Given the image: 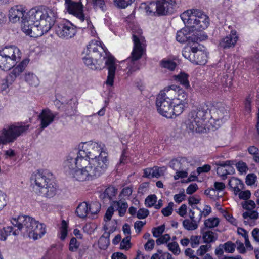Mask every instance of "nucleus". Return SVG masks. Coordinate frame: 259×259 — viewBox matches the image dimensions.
<instances>
[{"label":"nucleus","mask_w":259,"mask_h":259,"mask_svg":"<svg viewBox=\"0 0 259 259\" xmlns=\"http://www.w3.org/2000/svg\"><path fill=\"white\" fill-rule=\"evenodd\" d=\"M131 236H127L123 239L120 243V248L121 249L128 250L130 248Z\"/></svg>","instance_id":"55"},{"label":"nucleus","mask_w":259,"mask_h":259,"mask_svg":"<svg viewBox=\"0 0 259 259\" xmlns=\"http://www.w3.org/2000/svg\"><path fill=\"white\" fill-rule=\"evenodd\" d=\"M157 201V197L155 195L148 196L145 200V204L147 207H151L155 204Z\"/></svg>","instance_id":"51"},{"label":"nucleus","mask_w":259,"mask_h":259,"mask_svg":"<svg viewBox=\"0 0 259 259\" xmlns=\"http://www.w3.org/2000/svg\"><path fill=\"white\" fill-rule=\"evenodd\" d=\"M87 0V4L91 3L95 9L100 8L102 11L106 10L105 0Z\"/></svg>","instance_id":"42"},{"label":"nucleus","mask_w":259,"mask_h":259,"mask_svg":"<svg viewBox=\"0 0 259 259\" xmlns=\"http://www.w3.org/2000/svg\"><path fill=\"white\" fill-rule=\"evenodd\" d=\"M192 208L194 209H196L197 210H198L199 211V214H198V218H197L198 221H200V220L202 218V215H203L205 217H206L208 216L210 213V212L211 211V208L208 205H206L203 211H201V209L200 208H199L196 206H192Z\"/></svg>","instance_id":"40"},{"label":"nucleus","mask_w":259,"mask_h":259,"mask_svg":"<svg viewBox=\"0 0 259 259\" xmlns=\"http://www.w3.org/2000/svg\"><path fill=\"white\" fill-rule=\"evenodd\" d=\"M18 62L13 59L8 58L0 54V68L4 71H8L15 66Z\"/></svg>","instance_id":"26"},{"label":"nucleus","mask_w":259,"mask_h":259,"mask_svg":"<svg viewBox=\"0 0 259 259\" xmlns=\"http://www.w3.org/2000/svg\"><path fill=\"white\" fill-rule=\"evenodd\" d=\"M219 223V220L217 218H210L204 222L205 228H212L217 226Z\"/></svg>","instance_id":"45"},{"label":"nucleus","mask_w":259,"mask_h":259,"mask_svg":"<svg viewBox=\"0 0 259 259\" xmlns=\"http://www.w3.org/2000/svg\"><path fill=\"white\" fill-rule=\"evenodd\" d=\"M173 202H171L168 203V205L167 207L162 209L161 212L163 214V215L167 217L170 215L172 213L173 211Z\"/></svg>","instance_id":"58"},{"label":"nucleus","mask_w":259,"mask_h":259,"mask_svg":"<svg viewBox=\"0 0 259 259\" xmlns=\"http://www.w3.org/2000/svg\"><path fill=\"white\" fill-rule=\"evenodd\" d=\"M25 81L32 87H37L39 84V79L37 77L30 72L26 73L25 76Z\"/></svg>","instance_id":"37"},{"label":"nucleus","mask_w":259,"mask_h":259,"mask_svg":"<svg viewBox=\"0 0 259 259\" xmlns=\"http://www.w3.org/2000/svg\"><path fill=\"white\" fill-rule=\"evenodd\" d=\"M76 213L80 218H85L89 214L88 203L85 202L80 203L76 208Z\"/></svg>","instance_id":"33"},{"label":"nucleus","mask_w":259,"mask_h":259,"mask_svg":"<svg viewBox=\"0 0 259 259\" xmlns=\"http://www.w3.org/2000/svg\"><path fill=\"white\" fill-rule=\"evenodd\" d=\"M173 102L158 95L156 105L158 113L167 118H171V107Z\"/></svg>","instance_id":"18"},{"label":"nucleus","mask_w":259,"mask_h":259,"mask_svg":"<svg viewBox=\"0 0 259 259\" xmlns=\"http://www.w3.org/2000/svg\"><path fill=\"white\" fill-rule=\"evenodd\" d=\"M168 249L171 251L174 254H179L180 252V249L179 245L176 242L169 243L167 244Z\"/></svg>","instance_id":"50"},{"label":"nucleus","mask_w":259,"mask_h":259,"mask_svg":"<svg viewBox=\"0 0 259 259\" xmlns=\"http://www.w3.org/2000/svg\"><path fill=\"white\" fill-rule=\"evenodd\" d=\"M208 105L203 104L192 110L188 114L185 124L192 132L202 133L205 130V122L209 112Z\"/></svg>","instance_id":"6"},{"label":"nucleus","mask_w":259,"mask_h":259,"mask_svg":"<svg viewBox=\"0 0 259 259\" xmlns=\"http://www.w3.org/2000/svg\"><path fill=\"white\" fill-rule=\"evenodd\" d=\"M88 163V160L80 156L78 151L76 154L72 153L67 156L64 163V166L66 171L70 170L72 174L77 168H79L80 166H84Z\"/></svg>","instance_id":"12"},{"label":"nucleus","mask_w":259,"mask_h":259,"mask_svg":"<svg viewBox=\"0 0 259 259\" xmlns=\"http://www.w3.org/2000/svg\"><path fill=\"white\" fill-rule=\"evenodd\" d=\"M181 18L187 27L177 32V40L181 43L198 42L200 38L192 34V31H200L207 28L209 24V17L201 11L193 9L183 12Z\"/></svg>","instance_id":"2"},{"label":"nucleus","mask_w":259,"mask_h":259,"mask_svg":"<svg viewBox=\"0 0 259 259\" xmlns=\"http://www.w3.org/2000/svg\"><path fill=\"white\" fill-rule=\"evenodd\" d=\"M165 230V226L164 225L159 226L152 229V234L154 237H158L160 236Z\"/></svg>","instance_id":"56"},{"label":"nucleus","mask_w":259,"mask_h":259,"mask_svg":"<svg viewBox=\"0 0 259 259\" xmlns=\"http://www.w3.org/2000/svg\"><path fill=\"white\" fill-rule=\"evenodd\" d=\"M29 60L25 59L21 61L17 66L15 67L12 71L2 80L1 88L2 91H6L9 85L15 81L16 77L22 72L27 66Z\"/></svg>","instance_id":"11"},{"label":"nucleus","mask_w":259,"mask_h":259,"mask_svg":"<svg viewBox=\"0 0 259 259\" xmlns=\"http://www.w3.org/2000/svg\"><path fill=\"white\" fill-rule=\"evenodd\" d=\"M256 176L254 174H249L246 177L245 182L247 185H252L256 180Z\"/></svg>","instance_id":"57"},{"label":"nucleus","mask_w":259,"mask_h":259,"mask_svg":"<svg viewBox=\"0 0 259 259\" xmlns=\"http://www.w3.org/2000/svg\"><path fill=\"white\" fill-rule=\"evenodd\" d=\"M79 155L83 159L92 160L98 155L104 152L101 144L95 142L83 143L81 146H79Z\"/></svg>","instance_id":"8"},{"label":"nucleus","mask_w":259,"mask_h":259,"mask_svg":"<svg viewBox=\"0 0 259 259\" xmlns=\"http://www.w3.org/2000/svg\"><path fill=\"white\" fill-rule=\"evenodd\" d=\"M51 184V185L49 184L46 185V186L39 189L37 193L47 198L53 197L56 194L57 187L54 180L52 181Z\"/></svg>","instance_id":"24"},{"label":"nucleus","mask_w":259,"mask_h":259,"mask_svg":"<svg viewBox=\"0 0 259 259\" xmlns=\"http://www.w3.org/2000/svg\"><path fill=\"white\" fill-rule=\"evenodd\" d=\"M209 111L211 119L214 121V123L218 126H220L229 117V108L222 103H216L212 105Z\"/></svg>","instance_id":"9"},{"label":"nucleus","mask_w":259,"mask_h":259,"mask_svg":"<svg viewBox=\"0 0 259 259\" xmlns=\"http://www.w3.org/2000/svg\"><path fill=\"white\" fill-rule=\"evenodd\" d=\"M115 203L118 207L119 214L120 216H123L126 212L128 207V204L126 202H115Z\"/></svg>","instance_id":"46"},{"label":"nucleus","mask_w":259,"mask_h":259,"mask_svg":"<svg viewBox=\"0 0 259 259\" xmlns=\"http://www.w3.org/2000/svg\"><path fill=\"white\" fill-rule=\"evenodd\" d=\"M0 54L19 62L21 59V53L15 46L6 47L0 51Z\"/></svg>","instance_id":"21"},{"label":"nucleus","mask_w":259,"mask_h":259,"mask_svg":"<svg viewBox=\"0 0 259 259\" xmlns=\"http://www.w3.org/2000/svg\"><path fill=\"white\" fill-rule=\"evenodd\" d=\"M188 75L184 72H181L177 75L174 76L175 80L178 81L184 86L185 88H188L189 87V82L188 81Z\"/></svg>","instance_id":"36"},{"label":"nucleus","mask_w":259,"mask_h":259,"mask_svg":"<svg viewBox=\"0 0 259 259\" xmlns=\"http://www.w3.org/2000/svg\"><path fill=\"white\" fill-rule=\"evenodd\" d=\"M29 19L22 26L23 31L32 37L48 32L57 18V9L46 6L35 7L28 11Z\"/></svg>","instance_id":"1"},{"label":"nucleus","mask_w":259,"mask_h":259,"mask_svg":"<svg viewBox=\"0 0 259 259\" xmlns=\"http://www.w3.org/2000/svg\"><path fill=\"white\" fill-rule=\"evenodd\" d=\"M152 178H159L161 176L163 175L166 168L164 167H153L152 168Z\"/></svg>","instance_id":"48"},{"label":"nucleus","mask_w":259,"mask_h":259,"mask_svg":"<svg viewBox=\"0 0 259 259\" xmlns=\"http://www.w3.org/2000/svg\"><path fill=\"white\" fill-rule=\"evenodd\" d=\"M237 169L240 172H246L248 170V167L246 164L243 161H239L236 164Z\"/></svg>","instance_id":"60"},{"label":"nucleus","mask_w":259,"mask_h":259,"mask_svg":"<svg viewBox=\"0 0 259 259\" xmlns=\"http://www.w3.org/2000/svg\"><path fill=\"white\" fill-rule=\"evenodd\" d=\"M132 33L134 48L131 57L126 60V70L128 74H132L140 69V64L138 60L141 58L145 46L144 37L142 35V31L141 29L136 27L133 29Z\"/></svg>","instance_id":"5"},{"label":"nucleus","mask_w":259,"mask_h":259,"mask_svg":"<svg viewBox=\"0 0 259 259\" xmlns=\"http://www.w3.org/2000/svg\"><path fill=\"white\" fill-rule=\"evenodd\" d=\"M149 214V211L147 209L140 208L137 212V217L139 219L146 218Z\"/></svg>","instance_id":"63"},{"label":"nucleus","mask_w":259,"mask_h":259,"mask_svg":"<svg viewBox=\"0 0 259 259\" xmlns=\"http://www.w3.org/2000/svg\"><path fill=\"white\" fill-rule=\"evenodd\" d=\"M60 238L61 240H64L67 235V224L65 220H62L61 222V226L60 228Z\"/></svg>","instance_id":"47"},{"label":"nucleus","mask_w":259,"mask_h":259,"mask_svg":"<svg viewBox=\"0 0 259 259\" xmlns=\"http://www.w3.org/2000/svg\"><path fill=\"white\" fill-rule=\"evenodd\" d=\"M160 65L162 67L170 71L175 70L177 66L176 63L170 60H162L160 62Z\"/></svg>","instance_id":"43"},{"label":"nucleus","mask_w":259,"mask_h":259,"mask_svg":"<svg viewBox=\"0 0 259 259\" xmlns=\"http://www.w3.org/2000/svg\"><path fill=\"white\" fill-rule=\"evenodd\" d=\"M133 0H114L115 4L119 8H125L130 5Z\"/></svg>","instance_id":"54"},{"label":"nucleus","mask_w":259,"mask_h":259,"mask_svg":"<svg viewBox=\"0 0 259 259\" xmlns=\"http://www.w3.org/2000/svg\"><path fill=\"white\" fill-rule=\"evenodd\" d=\"M66 8L70 13L76 16L81 22L85 21L87 26L92 25L91 21L88 17L85 18L82 12V7L78 3L74 2L71 0H65Z\"/></svg>","instance_id":"15"},{"label":"nucleus","mask_w":259,"mask_h":259,"mask_svg":"<svg viewBox=\"0 0 259 259\" xmlns=\"http://www.w3.org/2000/svg\"><path fill=\"white\" fill-rule=\"evenodd\" d=\"M178 87L171 85L167 87L163 90L160 91L158 95L162 96L166 100H169L172 102L176 101Z\"/></svg>","instance_id":"23"},{"label":"nucleus","mask_w":259,"mask_h":259,"mask_svg":"<svg viewBox=\"0 0 259 259\" xmlns=\"http://www.w3.org/2000/svg\"><path fill=\"white\" fill-rule=\"evenodd\" d=\"M211 247V245L210 244H206V245H201L200 248L197 250V254L198 255H204Z\"/></svg>","instance_id":"64"},{"label":"nucleus","mask_w":259,"mask_h":259,"mask_svg":"<svg viewBox=\"0 0 259 259\" xmlns=\"http://www.w3.org/2000/svg\"><path fill=\"white\" fill-rule=\"evenodd\" d=\"M78 102L76 99L70 100L64 106V111L67 116H72L77 113Z\"/></svg>","instance_id":"25"},{"label":"nucleus","mask_w":259,"mask_h":259,"mask_svg":"<svg viewBox=\"0 0 259 259\" xmlns=\"http://www.w3.org/2000/svg\"><path fill=\"white\" fill-rule=\"evenodd\" d=\"M224 249L228 253H233L235 251V244L231 241H227L223 244Z\"/></svg>","instance_id":"53"},{"label":"nucleus","mask_w":259,"mask_h":259,"mask_svg":"<svg viewBox=\"0 0 259 259\" xmlns=\"http://www.w3.org/2000/svg\"><path fill=\"white\" fill-rule=\"evenodd\" d=\"M89 213L91 214H97L101 209V205L98 202H92L88 204Z\"/></svg>","instance_id":"44"},{"label":"nucleus","mask_w":259,"mask_h":259,"mask_svg":"<svg viewBox=\"0 0 259 259\" xmlns=\"http://www.w3.org/2000/svg\"><path fill=\"white\" fill-rule=\"evenodd\" d=\"M230 162L231 161L227 160L226 161H218L215 163V164L218 166L217 168V172L222 178L223 180L227 178L226 166L230 164Z\"/></svg>","instance_id":"29"},{"label":"nucleus","mask_w":259,"mask_h":259,"mask_svg":"<svg viewBox=\"0 0 259 259\" xmlns=\"http://www.w3.org/2000/svg\"><path fill=\"white\" fill-rule=\"evenodd\" d=\"M11 223L12 225L17 227L18 229L13 230L11 226L4 227L0 229V240L5 241L7 236L11 233L14 236L18 235L21 232L23 236L37 240L42 237L46 233L45 225L40 224L34 219L27 215H19L17 218H13Z\"/></svg>","instance_id":"3"},{"label":"nucleus","mask_w":259,"mask_h":259,"mask_svg":"<svg viewBox=\"0 0 259 259\" xmlns=\"http://www.w3.org/2000/svg\"><path fill=\"white\" fill-rule=\"evenodd\" d=\"M53 180V175L47 170L38 171L32 175L31 177V182H34L35 185L36 192L46 185H51Z\"/></svg>","instance_id":"13"},{"label":"nucleus","mask_w":259,"mask_h":259,"mask_svg":"<svg viewBox=\"0 0 259 259\" xmlns=\"http://www.w3.org/2000/svg\"><path fill=\"white\" fill-rule=\"evenodd\" d=\"M201 233L204 243L209 244L214 242L218 238L217 234L211 231H205V228L201 230Z\"/></svg>","instance_id":"30"},{"label":"nucleus","mask_w":259,"mask_h":259,"mask_svg":"<svg viewBox=\"0 0 259 259\" xmlns=\"http://www.w3.org/2000/svg\"><path fill=\"white\" fill-rule=\"evenodd\" d=\"M201 236L198 235H192L190 238V243L192 248L197 247L200 244Z\"/></svg>","instance_id":"52"},{"label":"nucleus","mask_w":259,"mask_h":259,"mask_svg":"<svg viewBox=\"0 0 259 259\" xmlns=\"http://www.w3.org/2000/svg\"><path fill=\"white\" fill-rule=\"evenodd\" d=\"M170 239V236L168 234H165L159 237L156 240V243L158 245L166 243Z\"/></svg>","instance_id":"62"},{"label":"nucleus","mask_w":259,"mask_h":259,"mask_svg":"<svg viewBox=\"0 0 259 259\" xmlns=\"http://www.w3.org/2000/svg\"><path fill=\"white\" fill-rule=\"evenodd\" d=\"M176 5L175 0H157V15L164 16L171 14Z\"/></svg>","instance_id":"19"},{"label":"nucleus","mask_w":259,"mask_h":259,"mask_svg":"<svg viewBox=\"0 0 259 259\" xmlns=\"http://www.w3.org/2000/svg\"><path fill=\"white\" fill-rule=\"evenodd\" d=\"M29 126V124L23 122L5 125L0 131V145L13 143L19 137L26 133Z\"/></svg>","instance_id":"7"},{"label":"nucleus","mask_w":259,"mask_h":259,"mask_svg":"<svg viewBox=\"0 0 259 259\" xmlns=\"http://www.w3.org/2000/svg\"><path fill=\"white\" fill-rule=\"evenodd\" d=\"M142 5L144 6V9L147 15L157 16V11L158 7H157V2H151L147 5H146V3L142 4Z\"/></svg>","instance_id":"34"},{"label":"nucleus","mask_w":259,"mask_h":259,"mask_svg":"<svg viewBox=\"0 0 259 259\" xmlns=\"http://www.w3.org/2000/svg\"><path fill=\"white\" fill-rule=\"evenodd\" d=\"M195 53V59L192 60V63L198 65H204L207 62V56L205 52L199 50L196 47Z\"/></svg>","instance_id":"28"},{"label":"nucleus","mask_w":259,"mask_h":259,"mask_svg":"<svg viewBox=\"0 0 259 259\" xmlns=\"http://www.w3.org/2000/svg\"><path fill=\"white\" fill-rule=\"evenodd\" d=\"M172 104L174 105H172L171 107L172 113H171L170 118H172L174 116L180 115L184 111L185 104L175 101L173 102Z\"/></svg>","instance_id":"32"},{"label":"nucleus","mask_w":259,"mask_h":259,"mask_svg":"<svg viewBox=\"0 0 259 259\" xmlns=\"http://www.w3.org/2000/svg\"><path fill=\"white\" fill-rule=\"evenodd\" d=\"M151 259H172L171 255L168 252H163L161 250H158L157 253L153 254Z\"/></svg>","instance_id":"41"},{"label":"nucleus","mask_w":259,"mask_h":259,"mask_svg":"<svg viewBox=\"0 0 259 259\" xmlns=\"http://www.w3.org/2000/svg\"><path fill=\"white\" fill-rule=\"evenodd\" d=\"M108 164V153L105 151L100 153L94 159L88 160L87 164L92 166L98 177L105 171Z\"/></svg>","instance_id":"10"},{"label":"nucleus","mask_w":259,"mask_h":259,"mask_svg":"<svg viewBox=\"0 0 259 259\" xmlns=\"http://www.w3.org/2000/svg\"><path fill=\"white\" fill-rule=\"evenodd\" d=\"M110 233L105 232L99 239L98 245L101 249L105 250L110 244Z\"/></svg>","instance_id":"31"},{"label":"nucleus","mask_w":259,"mask_h":259,"mask_svg":"<svg viewBox=\"0 0 259 259\" xmlns=\"http://www.w3.org/2000/svg\"><path fill=\"white\" fill-rule=\"evenodd\" d=\"M72 175L76 180L82 182L92 180L98 177L90 165L80 166L72 173Z\"/></svg>","instance_id":"16"},{"label":"nucleus","mask_w":259,"mask_h":259,"mask_svg":"<svg viewBox=\"0 0 259 259\" xmlns=\"http://www.w3.org/2000/svg\"><path fill=\"white\" fill-rule=\"evenodd\" d=\"M199 222L198 220L185 219L183 222V226L187 230H194L198 228V223Z\"/></svg>","instance_id":"38"},{"label":"nucleus","mask_w":259,"mask_h":259,"mask_svg":"<svg viewBox=\"0 0 259 259\" xmlns=\"http://www.w3.org/2000/svg\"><path fill=\"white\" fill-rule=\"evenodd\" d=\"M80 243L75 237H72L69 242V250L71 252L76 251L79 246Z\"/></svg>","instance_id":"49"},{"label":"nucleus","mask_w":259,"mask_h":259,"mask_svg":"<svg viewBox=\"0 0 259 259\" xmlns=\"http://www.w3.org/2000/svg\"><path fill=\"white\" fill-rule=\"evenodd\" d=\"M56 114H53L49 109H43L38 116L40 120V127L42 129L48 126L54 120Z\"/></svg>","instance_id":"20"},{"label":"nucleus","mask_w":259,"mask_h":259,"mask_svg":"<svg viewBox=\"0 0 259 259\" xmlns=\"http://www.w3.org/2000/svg\"><path fill=\"white\" fill-rule=\"evenodd\" d=\"M9 18L12 23L21 21L23 25L29 19L28 12H26L25 8L22 6H15L9 10Z\"/></svg>","instance_id":"14"},{"label":"nucleus","mask_w":259,"mask_h":259,"mask_svg":"<svg viewBox=\"0 0 259 259\" xmlns=\"http://www.w3.org/2000/svg\"><path fill=\"white\" fill-rule=\"evenodd\" d=\"M236 33L235 30H231L230 34L220 40L219 46L224 49L234 47L238 40Z\"/></svg>","instance_id":"22"},{"label":"nucleus","mask_w":259,"mask_h":259,"mask_svg":"<svg viewBox=\"0 0 259 259\" xmlns=\"http://www.w3.org/2000/svg\"><path fill=\"white\" fill-rule=\"evenodd\" d=\"M84 63L92 69H96L94 63L93 62L92 58L89 56H85L83 58Z\"/></svg>","instance_id":"61"},{"label":"nucleus","mask_w":259,"mask_h":259,"mask_svg":"<svg viewBox=\"0 0 259 259\" xmlns=\"http://www.w3.org/2000/svg\"><path fill=\"white\" fill-rule=\"evenodd\" d=\"M87 48L96 60L101 59L102 57L103 59L105 60V65L108 70V76L106 83L107 85L112 86L116 70L115 58L111 55L108 54L107 49L102 46L100 42L92 41L87 46Z\"/></svg>","instance_id":"4"},{"label":"nucleus","mask_w":259,"mask_h":259,"mask_svg":"<svg viewBox=\"0 0 259 259\" xmlns=\"http://www.w3.org/2000/svg\"><path fill=\"white\" fill-rule=\"evenodd\" d=\"M240 230H241L242 231H243V232H244L243 237L244 238V239H245V244L246 247L247 248V249H248L249 250H253V248L252 246L251 245L250 241L249 240L247 232L245 229H240Z\"/></svg>","instance_id":"59"},{"label":"nucleus","mask_w":259,"mask_h":259,"mask_svg":"<svg viewBox=\"0 0 259 259\" xmlns=\"http://www.w3.org/2000/svg\"><path fill=\"white\" fill-rule=\"evenodd\" d=\"M187 97L188 95L186 92L178 87L176 101L186 104Z\"/></svg>","instance_id":"39"},{"label":"nucleus","mask_w":259,"mask_h":259,"mask_svg":"<svg viewBox=\"0 0 259 259\" xmlns=\"http://www.w3.org/2000/svg\"><path fill=\"white\" fill-rule=\"evenodd\" d=\"M56 34L60 37L69 39L73 37L76 33V27L70 22L66 21L60 24L56 29Z\"/></svg>","instance_id":"17"},{"label":"nucleus","mask_w":259,"mask_h":259,"mask_svg":"<svg viewBox=\"0 0 259 259\" xmlns=\"http://www.w3.org/2000/svg\"><path fill=\"white\" fill-rule=\"evenodd\" d=\"M228 185L233 189L235 195H237L244 188L243 183L240 179L234 177L229 180Z\"/></svg>","instance_id":"27"},{"label":"nucleus","mask_w":259,"mask_h":259,"mask_svg":"<svg viewBox=\"0 0 259 259\" xmlns=\"http://www.w3.org/2000/svg\"><path fill=\"white\" fill-rule=\"evenodd\" d=\"M117 190L114 187H108L105 189L104 193L101 195V197L103 199H108L109 200H112L117 193Z\"/></svg>","instance_id":"35"}]
</instances>
